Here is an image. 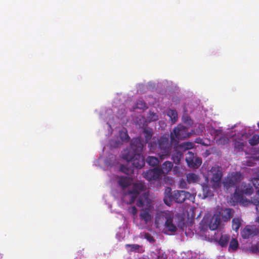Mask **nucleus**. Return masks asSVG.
I'll return each mask as SVG.
<instances>
[{
  "label": "nucleus",
  "mask_w": 259,
  "mask_h": 259,
  "mask_svg": "<svg viewBox=\"0 0 259 259\" xmlns=\"http://www.w3.org/2000/svg\"><path fill=\"white\" fill-rule=\"evenodd\" d=\"M241 176L239 173H233L227 177L223 182L225 189L228 190L231 187H236L235 192L233 196L231 198L230 203L232 205L240 203L243 206L248 205L251 202L256 206V209L259 213V200L257 199L248 200L243 196V194L249 195L252 192V188L249 184L247 185L241 183Z\"/></svg>",
  "instance_id": "f257e3e1"
},
{
  "label": "nucleus",
  "mask_w": 259,
  "mask_h": 259,
  "mask_svg": "<svg viewBox=\"0 0 259 259\" xmlns=\"http://www.w3.org/2000/svg\"><path fill=\"white\" fill-rule=\"evenodd\" d=\"M116 180L122 189V200L127 204L134 202L135 198L145 189L143 182L138 181L134 183L129 177H116Z\"/></svg>",
  "instance_id": "f03ea898"
},
{
  "label": "nucleus",
  "mask_w": 259,
  "mask_h": 259,
  "mask_svg": "<svg viewBox=\"0 0 259 259\" xmlns=\"http://www.w3.org/2000/svg\"><path fill=\"white\" fill-rule=\"evenodd\" d=\"M144 143L139 138L134 139L130 146L131 149L127 148L122 152V159L127 162H131L135 167L142 168L144 165L145 161L140 152L142 150Z\"/></svg>",
  "instance_id": "7ed1b4c3"
},
{
  "label": "nucleus",
  "mask_w": 259,
  "mask_h": 259,
  "mask_svg": "<svg viewBox=\"0 0 259 259\" xmlns=\"http://www.w3.org/2000/svg\"><path fill=\"white\" fill-rule=\"evenodd\" d=\"M138 206L141 207L140 218L141 222L146 225H150L152 220V213L154 210L153 204L148 194L144 192L137 202Z\"/></svg>",
  "instance_id": "20e7f679"
},
{
  "label": "nucleus",
  "mask_w": 259,
  "mask_h": 259,
  "mask_svg": "<svg viewBox=\"0 0 259 259\" xmlns=\"http://www.w3.org/2000/svg\"><path fill=\"white\" fill-rule=\"evenodd\" d=\"M180 218L174 217L172 212L169 211L159 212L156 214L155 224L159 228L164 223L165 232L167 231L173 233L176 231L177 228L180 226Z\"/></svg>",
  "instance_id": "39448f33"
},
{
  "label": "nucleus",
  "mask_w": 259,
  "mask_h": 259,
  "mask_svg": "<svg viewBox=\"0 0 259 259\" xmlns=\"http://www.w3.org/2000/svg\"><path fill=\"white\" fill-rule=\"evenodd\" d=\"M94 164L97 166H104L107 168H111L114 167L115 169H119L120 171L129 175L133 172V170L132 168H127L125 167L122 164H120L119 162L117 161L114 155L110 154L107 158L104 159L102 157H100L98 160L94 162Z\"/></svg>",
  "instance_id": "423d86ee"
},
{
  "label": "nucleus",
  "mask_w": 259,
  "mask_h": 259,
  "mask_svg": "<svg viewBox=\"0 0 259 259\" xmlns=\"http://www.w3.org/2000/svg\"><path fill=\"white\" fill-rule=\"evenodd\" d=\"M170 188L165 189L164 192V201L165 203L170 206L173 201L178 203L184 202L186 199H190L191 194L185 191H175L172 193Z\"/></svg>",
  "instance_id": "0eeeda50"
},
{
  "label": "nucleus",
  "mask_w": 259,
  "mask_h": 259,
  "mask_svg": "<svg viewBox=\"0 0 259 259\" xmlns=\"http://www.w3.org/2000/svg\"><path fill=\"white\" fill-rule=\"evenodd\" d=\"M149 146L154 150H156L158 155L161 159H164L170 152V144L168 142V136H163L158 141V143L153 144L152 143L149 144Z\"/></svg>",
  "instance_id": "6e6552de"
},
{
  "label": "nucleus",
  "mask_w": 259,
  "mask_h": 259,
  "mask_svg": "<svg viewBox=\"0 0 259 259\" xmlns=\"http://www.w3.org/2000/svg\"><path fill=\"white\" fill-rule=\"evenodd\" d=\"M222 177V172L219 166H215L212 167L208 171V176L206 177V181L209 185L214 189L218 190L221 186V179Z\"/></svg>",
  "instance_id": "1a4fd4ad"
},
{
  "label": "nucleus",
  "mask_w": 259,
  "mask_h": 259,
  "mask_svg": "<svg viewBox=\"0 0 259 259\" xmlns=\"http://www.w3.org/2000/svg\"><path fill=\"white\" fill-rule=\"evenodd\" d=\"M255 126L247 127L242 131L241 134H238L237 137L233 139L234 148L238 150L243 149L246 140L248 137V135H251L254 132Z\"/></svg>",
  "instance_id": "9d476101"
},
{
  "label": "nucleus",
  "mask_w": 259,
  "mask_h": 259,
  "mask_svg": "<svg viewBox=\"0 0 259 259\" xmlns=\"http://www.w3.org/2000/svg\"><path fill=\"white\" fill-rule=\"evenodd\" d=\"M191 134L188 132L186 126L179 125L171 133V143L173 146L178 144L179 140L189 137Z\"/></svg>",
  "instance_id": "9b49d317"
},
{
  "label": "nucleus",
  "mask_w": 259,
  "mask_h": 259,
  "mask_svg": "<svg viewBox=\"0 0 259 259\" xmlns=\"http://www.w3.org/2000/svg\"><path fill=\"white\" fill-rule=\"evenodd\" d=\"M202 223L211 230H216L221 224V220L218 213H207L204 217Z\"/></svg>",
  "instance_id": "f8f14e48"
},
{
  "label": "nucleus",
  "mask_w": 259,
  "mask_h": 259,
  "mask_svg": "<svg viewBox=\"0 0 259 259\" xmlns=\"http://www.w3.org/2000/svg\"><path fill=\"white\" fill-rule=\"evenodd\" d=\"M193 143L191 142L183 143L179 146H174V150L172 154V159L176 163H178L182 158V151L193 148Z\"/></svg>",
  "instance_id": "ddd939ff"
},
{
  "label": "nucleus",
  "mask_w": 259,
  "mask_h": 259,
  "mask_svg": "<svg viewBox=\"0 0 259 259\" xmlns=\"http://www.w3.org/2000/svg\"><path fill=\"white\" fill-rule=\"evenodd\" d=\"M117 131L118 133V136L115 137L111 142V146L113 147L120 146L122 142L126 141L129 138L125 128H121L118 129Z\"/></svg>",
  "instance_id": "4468645a"
},
{
  "label": "nucleus",
  "mask_w": 259,
  "mask_h": 259,
  "mask_svg": "<svg viewBox=\"0 0 259 259\" xmlns=\"http://www.w3.org/2000/svg\"><path fill=\"white\" fill-rule=\"evenodd\" d=\"M186 160L188 166L191 168H198L202 163L201 159L194 156L191 152H188Z\"/></svg>",
  "instance_id": "2eb2a0df"
},
{
  "label": "nucleus",
  "mask_w": 259,
  "mask_h": 259,
  "mask_svg": "<svg viewBox=\"0 0 259 259\" xmlns=\"http://www.w3.org/2000/svg\"><path fill=\"white\" fill-rule=\"evenodd\" d=\"M258 232L254 226L247 225L241 230V235L243 238L247 239L257 235Z\"/></svg>",
  "instance_id": "dca6fc26"
},
{
  "label": "nucleus",
  "mask_w": 259,
  "mask_h": 259,
  "mask_svg": "<svg viewBox=\"0 0 259 259\" xmlns=\"http://www.w3.org/2000/svg\"><path fill=\"white\" fill-rule=\"evenodd\" d=\"M144 177L148 181L156 180L161 177V171L159 168L150 169L146 172Z\"/></svg>",
  "instance_id": "f3484780"
},
{
  "label": "nucleus",
  "mask_w": 259,
  "mask_h": 259,
  "mask_svg": "<svg viewBox=\"0 0 259 259\" xmlns=\"http://www.w3.org/2000/svg\"><path fill=\"white\" fill-rule=\"evenodd\" d=\"M215 213H218L219 216L221 215L223 221L227 222L233 216V211L230 208H222L218 207Z\"/></svg>",
  "instance_id": "a211bd4d"
},
{
  "label": "nucleus",
  "mask_w": 259,
  "mask_h": 259,
  "mask_svg": "<svg viewBox=\"0 0 259 259\" xmlns=\"http://www.w3.org/2000/svg\"><path fill=\"white\" fill-rule=\"evenodd\" d=\"M173 164L171 162L165 161L162 165L161 169L160 170L161 174H168L171 170Z\"/></svg>",
  "instance_id": "6ab92c4d"
},
{
  "label": "nucleus",
  "mask_w": 259,
  "mask_h": 259,
  "mask_svg": "<svg viewBox=\"0 0 259 259\" xmlns=\"http://www.w3.org/2000/svg\"><path fill=\"white\" fill-rule=\"evenodd\" d=\"M242 220L239 218H235L232 220V228L235 231H237L241 225L242 224Z\"/></svg>",
  "instance_id": "aec40b11"
},
{
  "label": "nucleus",
  "mask_w": 259,
  "mask_h": 259,
  "mask_svg": "<svg viewBox=\"0 0 259 259\" xmlns=\"http://www.w3.org/2000/svg\"><path fill=\"white\" fill-rule=\"evenodd\" d=\"M187 179L189 183H194L199 181V178L198 175L195 174L189 173L187 175Z\"/></svg>",
  "instance_id": "412c9836"
},
{
  "label": "nucleus",
  "mask_w": 259,
  "mask_h": 259,
  "mask_svg": "<svg viewBox=\"0 0 259 259\" xmlns=\"http://www.w3.org/2000/svg\"><path fill=\"white\" fill-rule=\"evenodd\" d=\"M166 114L169 117L172 122L175 123L177 120L178 115L175 110L169 109L167 110Z\"/></svg>",
  "instance_id": "4be33fe9"
},
{
  "label": "nucleus",
  "mask_w": 259,
  "mask_h": 259,
  "mask_svg": "<svg viewBox=\"0 0 259 259\" xmlns=\"http://www.w3.org/2000/svg\"><path fill=\"white\" fill-rule=\"evenodd\" d=\"M207 131H209L210 134L212 136H213L212 139H216L218 137H220V135H222V130H215L213 127H211V128H208Z\"/></svg>",
  "instance_id": "5701e85b"
},
{
  "label": "nucleus",
  "mask_w": 259,
  "mask_h": 259,
  "mask_svg": "<svg viewBox=\"0 0 259 259\" xmlns=\"http://www.w3.org/2000/svg\"><path fill=\"white\" fill-rule=\"evenodd\" d=\"M255 174H256L257 178H253L251 181L252 185L256 190L257 194L259 195V172L257 174L256 172H255Z\"/></svg>",
  "instance_id": "b1692460"
},
{
  "label": "nucleus",
  "mask_w": 259,
  "mask_h": 259,
  "mask_svg": "<svg viewBox=\"0 0 259 259\" xmlns=\"http://www.w3.org/2000/svg\"><path fill=\"white\" fill-rule=\"evenodd\" d=\"M229 240V237L227 234H222L219 240V244L222 246H226Z\"/></svg>",
  "instance_id": "393cba45"
},
{
  "label": "nucleus",
  "mask_w": 259,
  "mask_h": 259,
  "mask_svg": "<svg viewBox=\"0 0 259 259\" xmlns=\"http://www.w3.org/2000/svg\"><path fill=\"white\" fill-rule=\"evenodd\" d=\"M147 162L149 165L152 166H154L157 165L159 163V161L155 157L149 156L147 159Z\"/></svg>",
  "instance_id": "a878e982"
},
{
  "label": "nucleus",
  "mask_w": 259,
  "mask_h": 259,
  "mask_svg": "<svg viewBox=\"0 0 259 259\" xmlns=\"http://www.w3.org/2000/svg\"><path fill=\"white\" fill-rule=\"evenodd\" d=\"M238 242L235 238H233L230 242L229 245V250H236L238 247Z\"/></svg>",
  "instance_id": "bb28decb"
},
{
  "label": "nucleus",
  "mask_w": 259,
  "mask_h": 259,
  "mask_svg": "<svg viewBox=\"0 0 259 259\" xmlns=\"http://www.w3.org/2000/svg\"><path fill=\"white\" fill-rule=\"evenodd\" d=\"M257 126L259 128V122L257 123ZM249 143L251 145H255L259 143V135H255L253 136L249 140Z\"/></svg>",
  "instance_id": "cd10ccee"
},
{
  "label": "nucleus",
  "mask_w": 259,
  "mask_h": 259,
  "mask_svg": "<svg viewBox=\"0 0 259 259\" xmlns=\"http://www.w3.org/2000/svg\"><path fill=\"white\" fill-rule=\"evenodd\" d=\"M204 198L210 197L212 195V192L209 190L208 186L205 184L202 186Z\"/></svg>",
  "instance_id": "c85d7f7f"
},
{
  "label": "nucleus",
  "mask_w": 259,
  "mask_h": 259,
  "mask_svg": "<svg viewBox=\"0 0 259 259\" xmlns=\"http://www.w3.org/2000/svg\"><path fill=\"white\" fill-rule=\"evenodd\" d=\"M125 247L128 251H138L140 248V246L137 244H126Z\"/></svg>",
  "instance_id": "c756f323"
},
{
  "label": "nucleus",
  "mask_w": 259,
  "mask_h": 259,
  "mask_svg": "<svg viewBox=\"0 0 259 259\" xmlns=\"http://www.w3.org/2000/svg\"><path fill=\"white\" fill-rule=\"evenodd\" d=\"M144 134L145 137L146 141L148 142L152 136V131L151 129L145 128L144 130Z\"/></svg>",
  "instance_id": "7c9ffc66"
},
{
  "label": "nucleus",
  "mask_w": 259,
  "mask_h": 259,
  "mask_svg": "<svg viewBox=\"0 0 259 259\" xmlns=\"http://www.w3.org/2000/svg\"><path fill=\"white\" fill-rule=\"evenodd\" d=\"M146 108V105L142 100H139L137 103V108L144 109Z\"/></svg>",
  "instance_id": "2f4dec72"
},
{
  "label": "nucleus",
  "mask_w": 259,
  "mask_h": 259,
  "mask_svg": "<svg viewBox=\"0 0 259 259\" xmlns=\"http://www.w3.org/2000/svg\"><path fill=\"white\" fill-rule=\"evenodd\" d=\"M149 118L150 121L156 120L158 119V116L155 113H151L150 114Z\"/></svg>",
  "instance_id": "473e14b6"
},
{
  "label": "nucleus",
  "mask_w": 259,
  "mask_h": 259,
  "mask_svg": "<svg viewBox=\"0 0 259 259\" xmlns=\"http://www.w3.org/2000/svg\"><path fill=\"white\" fill-rule=\"evenodd\" d=\"M128 211L130 213H132L134 215L137 214V210L135 206L130 207L128 208Z\"/></svg>",
  "instance_id": "72a5a7b5"
},
{
  "label": "nucleus",
  "mask_w": 259,
  "mask_h": 259,
  "mask_svg": "<svg viewBox=\"0 0 259 259\" xmlns=\"http://www.w3.org/2000/svg\"><path fill=\"white\" fill-rule=\"evenodd\" d=\"M125 232V230L124 229L121 230V232H119L117 234L116 237L118 239V240H120L121 239H123L124 237V235H123V233Z\"/></svg>",
  "instance_id": "f704fd0d"
},
{
  "label": "nucleus",
  "mask_w": 259,
  "mask_h": 259,
  "mask_svg": "<svg viewBox=\"0 0 259 259\" xmlns=\"http://www.w3.org/2000/svg\"><path fill=\"white\" fill-rule=\"evenodd\" d=\"M229 141L228 138H225L224 139H222V138H220L219 140H217V142L219 144H225L228 142Z\"/></svg>",
  "instance_id": "c9c22d12"
},
{
  "label": "nucleus",
  "mask_w": 259,
  "mask_h": 259,
  "mask_svg": "<svg viewBox=\"0 0 259 259\" xmlns=\"http://www.w3.org/2000/svg\"><path fill=\"white\" fill-rule=\"evenodd\" d=\"M180 186L182 188H186L187 184L184 180H181L180 182Z\"/></svg>",
  "instance_id": "e433bc0d"
},
{
  "label": "nucleus",
  "mask_w": 259,
  "mask_h": 259,
  "mask_svg": "<svg viewBox=\"0 0 259 259\" xmlns=\"http://www.w3.org/2000/svg\"><path fill=\"white\" fill-rule=\"evenodd\" d=\"M184 122L187 124L188 123V125H190L192 124V121L191 119H190L189 117H186L183 119Z\"/></svg>",
  "instance_id": "4c0bfd02"
},
{
  "label": "nucleus",
  "mask_w": 259,
  "mask_h": 259,
  "mask_svg": "<svg viewBox=\"0 0 259 259\" xmlns=\"http://www.w3.org/2000/svg\"><path fill=\"white\" fill-rule=\"evenodd\" d=\"M145 237L150 242H152L154 241L153 238L152 236H151L150 235L146 234Z\"/></svg>",
  "instance_id": "58836bf2"
},
{
  "label": "nucleus",
  "mask_w": 259,
  "mask_h": 259,
  "mask_svg": "<svg viewBox=\"0 0 259 259\" xmlns=\"http://www.w3.org/2000/svg\"><path fill=\"white\" fill-rule=\"evenodd\" d=\"M198 140V143H200V144H202L203 145H209L210 144V141H207V143H204V142H202V140H201V139H199V140Z\"/></svg>",
  "instance_id": "ea45409f"
},
{
  "label": "nucleus",
  "mask_w": 259,
  "mask_h": 259,
  "mask_svg": "<svg viewBox=\"0 0 259 259\" xmlns=\"http://www.w3.org/2000/svg\"><path fill=\"white\" fill-rule=\"evenodd\" d=\"M203 127L202 125H201V128L200 127V129L199 130H197V131L196 132V133L197 134H199L200 133H201L203 131Z\"/></svg>",
  "instance_id": "a19ab883"
},
{
  "label": "nucleus",
  "mask_w": 259,
  "mask_h": 259,
  "mask_svg": "<svg viewBox=\"0 0 259 259\" xmlns=\"http://www.w3.org/2000/svg\"><path fill=\"white\" fill-rule=\"evenodd\" d=\"M158 259H165V257L164 256V255H162V256L158 255Z\"/></svg>",
  "instance_id": "79ce46f5"
},
{
  "label": "nucleus",
  "mask_w": 259,
  "mask_h": 259,
  "mask_svg": "<svg viewBox=\"0 0 259 259\" xmlns=\"http://www.w3.org/2000/svg\"><path fill=\"white\" fill-rule=\"evenodd\" d=\"M256 222L259 224V217H257L255 220Z\"/></svg>",
  "instance_id": "37998d69"
},
{
  "label": "nucleus",
  "mask_w": 259,
  "mask_h": 259,
  "mask_svg": "<svg viewBox=\"0 0 259 259\" xmlns=\"http://www.w3.org/2000/svg\"><path fill=\"white\" fill-rule=\"evenodd\" d=\"M108 126H109V127H111V125L110 122L108 123Z\"/></svg>",
  "instance_id": "c03bdc74"
},
{
  "label": "nucleus",
  "mask_w": 259,
  "mask_h": 259,
  "mask_svg": "<svg viewBox=\"0 0 259 259\" xmlns=\"http://www.w3.org/2000/svg\"><path fill=\"white\" fill-rule=\"evenodd\" d=\"M248 165H249V166H251V164H250V163H248Z\"/></svg>",
  "instance_id": "a18cd8bd"
},
{
  "label": "nucleus",
  "mask_w": 259,
  "mask_h": 259,
  "mask_svg": "<svg viewBox=\"0 0 259 259\" xmlns=\"http://www.w3.org/2000/svg\"><path fill=\"white\" fill-rule=\"evenodd\" d=\"M145 123L144 122V123H143V126H144L145 125Z\"/></svg>",
  "instance_id": "49530a36"
},
{
  "label": "nucleus",
  "mask_w": 259,
  "mask_h": 259,
  "mask_svg": "<svg viewBox=\"0 0 259 259\" xmlns=\"http://www.w3.org/2000/svg\"><path fill=\"white\" fill-rule=\"evenodd\" d=\"M141 123H139V126H140V127H141Z\"/></svg>",
  "instance_id": "de8ad7c7"
},
{
  "label": "nucleus",
  "mask_w": 259,
  "mask_h": 259,
  "mask_svg": "<svg viewBox=\"0 0 259 259\" xmlns=\"http://www.w3.org/2000/svg\"><path fill=\"white\" fill-rule=\"evenodd\" d=\"M258 251H259V246H258Z\"/></svg>",
  "instance_id": "09e8293b"
}]
</instances>
